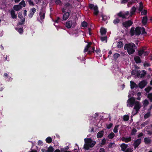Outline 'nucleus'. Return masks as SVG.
Segmentation results:
<instances>
[{
  "label": "nucleus",
  "instance_id": "nucleus-1",
  "mask_svg": "<svg viewBox=\"0 0 152 152\" xmlns=\"http://www.w3.org/2000/svg\"><path fill=\"white\" fill-rule=\"evenodd\" d=\"M137 48V47L135 44L132 42L126 44L124 46V50L127 51L128 54L129 55L133 54L135 51V49Z\"/></svg>",
  "mask_w": 152,
  "mask_h": 152
},
{
  "label": "nucleus",
  "instance_id": "nucleus-2",
  "mask_svg": "<svg viewBox=\"0 0 152 152\" xmlns=\"http://www.w3.org/2000/svg\"><path fill=\"white\" fill-rule=\"evenodd\" d=\"M84 140L85 144L83 148L85 150H88L90 148L93 147L96 144V141L93 140L91 138H85Z\"/></svg>",
  "mask_w": 152,
  "mask_h": 152
},
{
  "label": "nucleus",
  "instance_id": "nucleus-3",
  "mask_svg": "<svg viewBox=\"0 0 152 152\" xmlns=\"http://www.w3.org/2000/svg\"><path fill=\"white\" fill-rule=\"evenodd\" d=\"M91 44L92 43L91 42H89L88 43L84 48V53L88 52V54L91 55L94 52L95 47H92L91 46Z\"/></svg>",
  "mask_w": 152,
  "mask_h": 152
},
{
  "label": "nucleus",
  "instance_id": "nucleus-4",
  "mask_svg": "<svg viewBox=\"0 0 152 152\" xmlns=\"http://www.w3.org/2000/svg\"><path fill=\"white\" fill-rule=\"evenodd\" d=\"M141 28L140 27H137L134 30V28L132 27L131 28L130 31V34L131 36H132L134 35H139L141 34Z\"/></svg>",
  "mask_w": 152,
  "mask_h": 152
},
{
  "label": "nucleus",
  "instance_id": "nucleus-5",
  "mask_svg": "<svg viewBox=\"0 0 152 152\" xmlns=\"http://www.w3.org/2000/svg\"><path fill=\"white\" fill-rule=\"evenodd\" d=\"M89 7L91 10L93 9L94 10V14L96 16H97L99 13L98 8L97 5L94 6L92 4H90L89 5Z\"/></svg>",
  "mask_w": 152,
  "mask_h": 152
},
{
  "label": "nucleus",
  "instance_id": "nucleus-6",
  "mask_svg": "<svg viewBox=\"0 0 152 152\" xmlns=\"http://www.w3.org/2000/svg\"><path fill=\"white\" fill-rule=\"evenodd\" d=\"M75 24L76 22L75 21L68 20L66 23L65 26L67 28H70L72 26L74 27Z\"/></svg>",
  "mask_w": 152,
  "mask_h": 152
},
{
  "label": "nucleus",
  "instance_id": "nucleus-7",
  "mask_svg": "<svg viewBox=\"0 0 152 152\" xmlns=\"http://www.w3.org/2000/svg\"><path fill=\"white\" fill-rule=\"evenodd\" d=\"M46 12L45 9H42L40 10L39 13V15L40 16V20L42 21H43L44 20L45 18Z\"/></svg>",
  "mask_w": 152,
  "mask_h": 152
},
{
  "label": "nucleus",
  "instance_id": "nucleus-8",
  "mask_svg": "<svg viewBox=\"0 0 152 152\" xmlns=\"http://www.w3.org/2000/svg\"><path fill=\"white\" fill-rule=\"evenodd\" d=\"M141 142V139L139 138L134 141L133 143L134 149H136Z\"/></svg>",
  "mask_w": 152,
  "mask_h": 152
},
{
  "label": "nucleus",
  "instance_id": "nucleus-9",
  "mask_svg": "<svg viewBox=\"0 0 152 152\" xmlns=\"http://www.w3.org/2000/svg\"><path fill=\"white\" fill-rule=\"evenodd\" d=\"M141 104L138 101H136L135 103V106L134 107V109L136 111L135 114H137L139 112V111L141 107Z\"/></svg>",
  "mask_w": 152,
  "mask_h": 152
},
{
  "label": "nucleus",
  "instance_id": "nucleus-10",
  "mask_svg": "<svg viewBox=\"0 0 152 152\" xmlns=\"http://www.w3.org/2000/svg\"><path fill=\"white\" fill-rule=\"evenodd\" d=\"M133 24V22L131 20H128L122 23L123 26L126 28H128Z\"/></svg>",
  "mask_w": 152,
  "mask_h": 152
},
{
  "label": "nucleus",
  "instance_id": "nucleus-11",
  "mask_svg": "<svg viewBox=\"0 0 152 152\" xmlns=\"http://www.w3.org/2000/svg\"><path fill=\"white\" fill-rule=\"evenodd\" d=\"M136 102L134 97H131L127 101L128 105L129 106L132 107Z\"/></svg>",
  "mask_w": 152,
  "mask_h": 152
},
{
  "label": "nucleus",
  "instance_id": "nucleus-12",
  "mask_svg": "<svg viewBox=\"0 0 152 152\" xmlns=\"http://www.w3.org/2000/svg\"><path fill=\"white\" fill-rule=\"evenodd\" d=\"M147 84V81L145 80H143L140 82L138 86L140 88L142 89L145 87Z\"/></svg>",
  "mask_w": 152,
  "mask_h": 152
},
{
  "label": "nucleus",
  "instance_id": "nucleus-13",
  "mask_svg": "<svg viewBox=\"0 0 152 152\" xmlns=\"http://www.w3.org/2000/svg\"><path fill=\"white\" fill-rule=\"evenodd\" d=\"M36 11V9L34 7L32 8L29 11V13L28 15L29 17L31 18L33 16L35 13Z\"/></svg>",
  "mask_w": 152,
  "mask_h": 152
},
{
  "label": "nucleus",
  "instance_id": "nucleus-14",
  "mask_svg": "<svg viewBox=\"0 0 152 152\" xmlns=\"http://www.w3.org/2000/svg\"><path fill=\"white\" fill-rule=\"evenodd\" d=\"M121 140L123 142H124L126 143H128L131 141L132 137L130 136H129L128 137H122L121 138Z\"/></svg>",
  "mask_w": 152,
  "mask_h": 152
},
{
  "label": "nucleus",
  "instance_id": "nucleus-15",
  "mask_svg": "<svg viewBox=\"0 0 152 152\" xmlns=\"http://www.w3.org/2000/svg\"><path fill=\"white\" fill-rule=\"evenodd\" d=\"M70 15L69 13L68 12H66L64 13L63 15L62 21L66 20Z\"/></svg>",
  "mask_w": 152,
  "mask_h": 152
},
{
  "label": "nucleus",
  "instance_id": "nucleus-16",
  "mask_svg": "<svg viewBox=\"0 0 152 152\" xmlns=\"http://www.w3.org/2000/svg\"><path fill=\"white\" fill-rule=\"evenodd\" d=\"M128 145L127 144L124 143H122L120 145V147L121 148V150L123 151H125L128 148Z\"/></svg>",
  "mask_w": 152,
  "mask_h": 152
},
{
  "label": "nucleus",
  "instance_id": "nucleus-17",
  "mask_svg": "<svg viewBox=\"0 0 152 152\" xmlns=\"http://www.w3.org/2000/svg\"><path fill=\"white\" fill-rule=\"evenodd\" d=\"M136 10V8L134 6H133L130 10V16L132 17L133 15L134 14Z\"/></svg>",
  "mask_w": 152,
  "mask_h": 152
},
{
  "label": "nucleus",
  "instance_id": "nucleus-18",
  "mask_svg": "<svg viewBox=\"0 0 152 152\" xmlns=\"http://www.w3.org/2000/svg\"><path fill=\"white\" fill-rule=\"evenodd\" d=\"M104 131L102 130L99 132L97 134V137L98 138H100L102 137L104 135Z\"/></svg>",
  "mask_w": 152,
  "mask_h": 152
},
{
  "label": "nucleus",
  "instance_id": "nucleus-19",
  "mask_svg": "<svg viewBox=\"0 0 152 152\" xmlns=\"http://www.w3.org/2000/svg\"><path fill=\"white\" fill-rule=\"evenodd\" d=\"M148 20V18L147 16L143 17L142 20V23L143 25H145L146 24Z\"/></svg>",
  "mask_w": 152,
  "mask_h": 152
},
{
  "label": "nucleus",
  "instance_id": "nucleus-20",
  "mask_svg": "<svg viewBox=\"0 0 152 152\" xmlns=\"http://www.w3.org/2000/svg\"><path fill=\"white\" fill-rule=\"evenodd\" d=\"M130 87L131 89H132L134 88H138V85L136 84L133 81H130Z\"/></svg>",
  "mask_w": 152,
  "mask_h": 152
},
{
  "label": "nucleus",
  "instance_id": "nucleus-21",
  "mask_svg": "<svg viewBox=\"0 0 152 152\" xmlns=\"http://www.w3.org/2000/svg\"><path fill=\"white\" fill-rule=\"evenodd\" d=\"M117 15L119 17L123 19H125L126 18V17L125 16L123 12L121 11H120L119 13L117 14Z\"/></svg>",
  "mask_w": 152,
  "mask_h": 152
},
{
  "label": "nucleus",
  "instance_id": "nucleus-22",
  "mask_svg": "<svg viewBox=\"0 0 152 152\" xmlns=\"http://www.w3.org/2000/svg\"><path fill=\"white\" fill-rule=\"evenodd\" d=\"M23 7L20 5H16L14 6L13 9L15 11H18L22 9Z\"/></svg>",
  "mask_w": 152,
  "mask_h": 152
},
{
  "label": "nucleus",
  "instance_id": "nucleus-23",
  "mask_svg": "<svg viewBox=\"0 0 152 152\" xmlns=\"http://www.w3.org/2000/svg\"><path fill=\"white\" fill-rule=\"evenodd\" d=\"M11 16L13 19H16L17 17V15L15 14V12L14 10H12L10 12Z\"/></svg>",
  "mask_w": 152,
  "mask_h": 152
},
{
  "label": "nucleus",
  "instance_id": "nucleus-24",
  "mask_svg": "<svg viewBox=\"0 0 152 152\" xmlns=\"http://www.w3.org/2000/svg\"><path fill=\"white\" fill-rule=\"evenodd\" d=\"M134 60L137 64H139L141 62L140 58L138 56H136L134 58Z\"/></svg>",
  "mask_w": 152,
  "mask_h": 152
},
{
  "label": "nucleus",
  "instance_id": "nucleus-25",
  "mask_svg": "<svg viewBox=\"0 0 152 152\" xmlns=\"http://www.w3.org/2000/svg\"><path fill=\"white\" fill-rule=\"evenodd\" d=\"M107 31L106 29L103 28H102L100 30V32L102 35H103L105 34Z\"/></svg>",
  "mask_w": 152,
  "mask_h": 152
},
{
  "label": "nucleus",
  "instance_id": "nucleus-26",
  "mask_svg": "<svg viewBox=\"0 0 152 152\" xmlns=\"http://www.w3.org/2000/svg\"><path fill=\"white\" fill-rule=\"evenodd\" d=\"M144 140L145 144H149L151 142V140L149 138L145 137Z\"/></svg>",
  "mask_w": 152,
  "mask_h": 152
},
{
  "label": "nucleus",
  "instance_id": "nucleus-27",
  "mask_svg": "<svg viewBox=\"0 0 152 152\" xmlns=\"http://www.w3.org/2000/svg\"><path fill=\"white\" fill-rule=\"evenodd\" d=\"M143 104L144 107H147L149 104V102L148 100L145 99L143 102Z\"/></svg>",
  "mask_w": 152,
  "mask_h": 152
},
{
  "label": "nucleus",
  "instance_id": "nucleus-28",
  "mask_svg": "<svg viewBox=\"0 0 152 152\" xmlns=\"http://www.w3.org/2000/svg\"><path fill=\"white\" fill-rule=\"evenodd\" d=\"M124 46V43L122 42L119 41L118 43L117 47L118 48H121Z\"/></svg>",
  "mask_w": 152,
  "mask_h": 152
},
{
  "label": "nucleus",
  "instance_id": "nucleus-29",
  "mask_svg": "<svg viewBox=\"0 0 152 152\" xmlns=\"http://www.w3.org/2000/svg\"><path fill=\"white\" fill-rule=\"evenodd\" d=\"M143 8V3L142 2H141L139 3V7L138 8V10L140 11H141Z\"/></svg>",
  "mask_w": 152,
  "mask_h": 152
},
{
  "label": "nucleus",
  "instance_id": "nucleus-30",
  "mask_svg": "<svg viewBox=\"0 0 152 152\" xmlns=\"http://www.w3.org/2000/svg\"><path fill=\"white\" fill-rule=\"evenodd\" d=\"M115 135L113 133L111 132L108 135L107 137L110 139H112L114 137Z\"/></svg>",
  "mask_w": 152,
  "mask_h": 152
},
{
  "label": "nucleus",
  "instance_id": "nucleus-31",
  "mask_svg": "<svg viewBox=\"0 0 152 152\" xmlns=\"http://www.w3.org/2000/svg\"><path fill=\"white\" fill-rule=\"evenodd\" d=\"M52 141V139L51 137H48L46 139V142L48 143H50Z\"/></svg>",
  "mask_w": 152,
  "mask_h": 152
},
{
  "label": "nucleus",
  "instance_id": "nucleus-32",
  "mask_svg": "<svg viewBox=\"0 0 152 152\" xmlns=\"http://www.w3.org/2000/svg\"><path fill=\"white\" fill-rule=\"evenodd\" d=\"M144 53V50H139L137 54L140 56H141Z\"/></svg>",
  "mask_w": 152,
  "mask_h": 152
},
{
  "label": "nucleus",
  "instance_id": "nucleus-33",
  "mask_svg": "<svg viewBox=\"0 0 152 152\" xmlns=\"http://www.w3.org/2000/svg\"><path fill=\"white\" fill-rule=\"evenodd\" d=\"M119 125H116L113 130V132L115 133H117L118 132V128L119 127Z\"/></svg>",
  "mask_w": 152,
  "mask_h": 152
},
{
  "label": "nucleus",
  "instance_id": "nucleus-34",
  "mask_svg": "<svg viewBox=\"0 0 152 152\" xmlns=\"http://www.w3.org/2000/svg\"><path fill=\"white\" fill-rule=\"evenodd\" d=\"M152 88L151 87L148 86L145 89V91L146 92V93H148L149 91L152 90Z\"/></svg>",
  "mask_w": 152,
  "mask_h": 152
},
{
  "label": "nucleus",
  "instance_id": "nucleus-35",
  "mask_svg": "<svg viewBox=\"0 0 152 152\" xmlns=\"http://www.w3.org/2000/svg\"><path fill=\"white\" fill-rule=\"evenodd\" d=\"M87 26V23L85 21H84L82 22L81 23V26L83 27H86Z\"/></svg>",
  "mask_w": 152,
  "mask_h": 152
},
{
  "label": "nucleus",
  "instance_id": "nucleus-36",
  "mask_svg": "<svg viewBox=\"0 0 152 152\" xmlns=\"http://www.w3.org/2000/svg\"><path fill=\"white\" fill-rule=\"evenodd\" d=\"M56 5H61L62 1L60 0H54Z\"/></svg>",
  "mask_w": 152,
  "mask_h": 152
},
{
  "label": "nucleus",
  "instance_id": "nucleus-37",
  "mask_svg": "<svg viewBox=\"0 0 152 152\" xmlns=\"http://www.w3.org/2000/svg\"><path fill=\"white\" fill-rule=\"evenodd\" d=\"M137 131V129L135 128H133L131 133V135L132 136L135 135L136 134Z\"/></svg>",
  "mask_w": 152,
  "mask_h": 152
},
{
  "label": "nucleus",
  "instance_id": "nucleus-38",
  "mask_svg": "<svg viewBox=\"0 0 152 152\" xmlns=\"http://www.w3.org/2000/svg\"><path fill=\"white\" fill-rule=\"evenodd\" d=\"M147 97L149 99L150 102H152V93L148 94L147 96Z\"/></svg>",
  "mask_w": 152,
  "mask_h": 152
},
{
  "label": "nucleus",
  "instance_id": "nucleus-39",
  "mask_svg": "<svg viewBox=\"0 0 152 152\" xmlns=\"http://www.w3.org/2000/svg\"><path fill=\"white\" fill-rule=\"evenodd\" d=\"M25 21V18H24L23 19H22L20 21H19L18 23V25H22L24 24Z\"/></svg>",
  "mask_w": 152,
  "mask_h": 152
},
{
  "label": "nucleus",
  "instance_id": "nucleus-40",
  "mask_svg": "<svg viewBox=\"0 0 152 152\" xmlns=\"http://www.w3.org/2000/svg\"><path fill=\"white\" fill-rule=\"evenodd\" d=\"M120 56V54L119 53H115L113 55L114 59L115 60H116L118 57Z\"/></svg>",
  "mask_w": 152,
  "mask_h": 152
},
{
  "label": "nucleus",
  "instance_id": "nucleus-41",
  "mask_svg": "<svg viewBox=\"0 0 152 152\" xmlns=\"http://www.w3.org/2000/svg\"><path fill=\"white\" fill-rule=\"evenodd\" d=\"M120 22V20L118 18H116L113 20V23L115 24L119 23Z\"/></svg>",
  "mask_w": 152,
  "mask_h": 152
},
{
  "label": "nucleus",
  "instance_id": "nucleus-42",
  "mask_svg": "<svg viewBox=\"0 0 152 152\" xmlns=\"http://www.w3.org/2000/svg\"><path fill=\"white\" fill-rule=\"evenodd\" d=\"M146 72L144 70H143L142 71V72L141 74H140V77L142 78L144 77L146 75Z\"/></svg>",
  "mask_w": 152,
  "mask_h": 152
},
{
  "label": "nucleus",
  "instance_id": "nucleus-43",
  "mask_svg": "<svg viewBox=\"0 0 152 152\" xmlns=\"http://www.w3.org/2000/svg\"><path fill=\"white\" fill-rule=\"evenodd\" d=\"M129 118V116L127 115H125L124 116L123 120L124 121H127Z\"/></svg>",
  "mask_w": 152,
  "mask_h": 152
},
{
  "label": "nucleus",
  "instance_id": "nucleus-44",
  "mask_svg": "<svg viewBox=\"0 0 152 152\" xmlns=\"http://www.w3.org/2000/svg\"><path fill=\"white\" fill-rule=\"evenodd\" d=\"M54 151V149L51 146H50L48 149L47 150L48 152H53Z\"/></svg>",
  "mask_w": 152,
  "mask_h": 152
},
{
  "label": "nucleus",
  "instance_id": "nucleus-45",
  "mask_svg": "<svg viewBox=\"0 0 152 152\" xmlns=\"http://www.w3.org/2000/svg\"><path fill=\"white\" fill-rule=\"evenodd\" d=\"M124 152H133V150L132 148H128Z\"/></svg>",
  "mask_w": 152,
  "mask_h": 152
},
{
  "label": "nucleus",
  "instance_id": "nucleus-46",
  "mask_svg": "<svg viewBox=\"0 0 152 152\" xmlns=\"http://www.w3.org/2000/svg\"><path fill=\"white\" fill-rule=\"evenodd\" d=\"M141 12V14L142 15H146L147 14V11L146 10H143Z\"/></svg>",
  "mask_w": 152,
  "mask_h": 152
},
{
  "label": "nucleus",
  "instance_id": "nucleus-47",
  "mask_svg": "<svg viewBox=\"0 0 152 152\" xmlns=\"http://www.w3.org/2000/svg\"><path fill=\"white\" fill-rule=\"evenodd\" d=\"M19 5L22 6H23V7H24L26 6V4L25 1L24 0H23L21 1Z\"/></svg>",
  "mask_w": 152,
  "mask_h": 152
},
{
  "label": "nucleus",
  "instance_id": "nucleus-48",
  "mask_svg": "<svg viewBox=\"0 0 152 152\" xmlns=\"http://www.w3.org/2000/svg\"><path fill=\"white\" fill-rule=\"evenodd\" d=\"M150 112H148L146 113L144 115V117L145 118H147L150 117Z\"/></svg>",
  "mask_w": 152,
  "mask_h": 152
},
{
  "label": "nucleus",
  "instance_id": "nucleus-49",
  "mask_svg": "<svg viewBox=\"0 0 152 152\" xmlns=\"http://www.w3.org/2000/svg\"><path fill=\"white\" fill-rule=\"evenodd\" d=\"M71 6V4L69 2L65 3H64V6L66 8L69 7Z\"/></svg>",
  "mask_w": 152,
  "mask_h": 152
},
{
  "label": "nucleus",
  "instance_id": "nucleus-50",
  "mask_svg": "<svg viewBox=\"0 0 152 152\" xmlns=\"http://www.w3.org/2000/svg\"><path fill=\"white\" fill-rule=\"evenodd\" d=\"M101 39L102 42L106 41L105 42H107V37L105 36L104 37H101Z\"/></svg>",
  "mask_w": 152,
  "mask_h": 152
},
{
  "label": "nucleus",
  "instance_id": "nucleus-51",
  "mask_svg": "<svg viewBox=\"0 0 152 152\" xmlns=\"http://www.w3.org/2000/svg\"><path fill=\"white\" fill-rule=\"evenodd\" d=\"M29 5L30 6H34V4L31 0H27Z\"/></svg>",
  "mask_w": 152,
  "mask_h": 152
},
{
  "label": "nucleus",
  "instance_id": "nucleus-52",
  "mask_svg": "<svg viewBox=\"0 0 152 152\" xmlns=\"http://www.w3.org/2000/svg\"><path fill=\"white\" fill-rule=\"evenodd\" d=\"M138 72V71L136 69H134L131 72V73L132 75H135Z\"/></svg>",
  "mask_w": 152,
  "mask_h": 152
},
{
  "label": "nucleus",
  "instance_id": "nucleus-53",
  "mask_svg": "<svg viewBox=\"0 0 152 152\" xmlns=\"http://www.w3.org/2000/svg\"><path fill=\"white\" fill-rule=\"evenodd\" d=\"M106 142V140L105 138H104L102 140V142L101 143V145H104Z\"/></svg>",
  "mask_w": 152,
  "mask_h": 152
},
{
  "label": "nucleus",
  "instance_id": "nucleus-54",
  "mask_svg": "<svg viewBox=\"0 0 152 152\" xmlns=\"http://www.w3.org/2000/svg\"><path fill=\"white\" fill-rule=\"evenodd\" d=\"M149 123V122L148 121H147L144 122L143 123L141 124V126H145V125H147Z\"/></svg>",
  "mask_w": 152,
  "mask_h": 152
},
{
  "label": "nucleus",
  "instance_id": "nucleus-55",
  "mask_svg": "<svg viewBox=\"0 0 152 152\" xmlns=\"http://www.w3.org/2000/svg\"><path fill=\"white\" fill-rule=\"evenodd\" d=\"M18 32L20 34H22L23 33V28H20L18 29Z\"/></svg>",
  "mask_w": 152,
  "mask_h": 152
},
{
  "label": "nucleus",
  "instance_id": "nucleus-56",
  "mask_svg": "<svg viewBox=\"0 0 152 152\" xmlns=\"http://www.w3.org/2000/svg\"><path fill=\"white\" fill-rule=\"evenodd\" d=\"M18 17L19 18L22 19L23 18L22 12H19L18 14Z\"/></svg>",
  "mask_w": 152,
  "mask_h": 152
},
{
  "label": "nucleus",
  "instance_id": "nucleus-57",
  "mask_svg": "<svg viewBox=\"0 0 152 152\" xmlns=\"http://www.w3.org/2000/svg\"><path fill=\"white\" fill-rule=\"evenodd\" d=\"M113 125V124L112 123H110L107 126V129H109L112 127Z\"/></svg>",
  "mask_w": 152,
  "mask_h": 152
},
{
  "label": "nucleus",
  "instance_id": "nucleus-58",
  "mask_svg": "<svg viewBox=\"0 0 152 152\" xmlns=\"http://www.w3.org/2000/svg\"><path fill=\"white\" fill-rule=\"evenodd\" d=\"M114 144V142H111L109 143L108 145V147L109 148H112L113 146V145Z\"/></svg>",
  "mask_w": 152,
  "mask_h": 152
},
{
  "label": "nucleus",
  "instance_id": "nucleus-59",
  "mask_svg": "<svg viewBox=\"0 0 152 152\" xmlns=\"http://www.w3.org/2000/svg\"><path fill=\"white\" fill-rule=\"evenodd\" d=\"M142 28V30L141 31L142 34H146V33L145 31V28Z\"/></svg>",
  "mask_w": 152,
  "mask_h": 152
},
{
  "label": "nucleus",
  "instance_id": "nucleus-60",
  "mask_svg": "<svg viewBox=\"0 0 152 152\" xmlns=\"http://www.w3.org/2000/svg\"><path fill=\"white\" fill-rule=\"evenodd\" d=\"M144 67H148L150 66V64L149 63H145L143 64Z\"/></svg>",
  "mask_w": 152,
  "mask_h": 152
},
{
  "label": "nucleus",
  "instance_id": "nucleus-61",
  "mask_svg": "<svg viewBox=\"0 0 152 152\" xmlns=\"http://www.w3.org/2000/svg\"><path fill=\"white\" fill-rule=\"evenodd\" d=\"M128 1V0H121V4H125L127 3Z\"/></svg>",
  "mask_w": 152,
  "mask_h": 152
},
{
  "label": "nucleus",
  "instance_id": "nucleus-62",
  "mask_svg": "<svg viewBox=\"0 0 152 152\" xmlns=\"http://www.w3.org/2000/svg\"><path fill=\"white\" fill-rule=\"evenodd\" d=\"M95 51L96 53H98L101 52V50L99 49H96V50H95Z\"/></svg>",
  "mask_w": 152,
  "mask_h": 152
},
{
  "label": "nucleus",
  "instance_id": "nucleus-63",
  "mask_svg": "<svg viewBox=\"0 0 152 152\" xmlns=\"http://www.w3.org/2000/svg\"><path fill=\"white\" fill-rule=\"evenodd\" d=\"M149 53V52L148 51H144V53L143 54V55L144 56H146L148 55Z\"/></svg>",
  "mask_w": 152,
  "mask_h": 152
},
{
  "label": "nucleus",
  "instance_id": "nucleus-64",
  "mask_svg": "<svg viewBox=\"0 0 152 152\" xmlns=\"http://www.w3.org/2000/svg\"><path fill=\"white\" fill-rule=\"evenodd\" d=\"M99 152H105V149L103 148H101L99 150Z\"/></svg>",
  "mask_w": 152,
  "mask_h": 152
}]
</instances>
